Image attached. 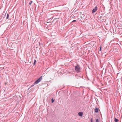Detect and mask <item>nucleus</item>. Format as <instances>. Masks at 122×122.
Listing matches in <instances>:
<instances>
[{
    "label": "nucleus",
    "mask_w": 122,
    "mask_h": 122,
    "mask_svg": "<svg viewBox=\"0 0 122 122\" xmlns=\"http://www.w3.org/2000/svg\"><path fill=\"white\" fill-rule=\"evenodd\" d=\"M75 70L77 73H79L80 72L81 69L80 67L77 64L76 66H75Z\"/></svg>",
    "instance_id": "f03ea898"
},
{
    "label": "nucleus",
    "mask_w": 122,
    "mask_h": 122,
    "mask_svg": "<svg viewBox=\"0 0 122 122\" xmlns=\"http://www.w3.org/2000/svg\"><path fill=\"white\" fill-rule=\"evenodd\" d=\"M92 118L91 119V122H92Z\"/></svg>",
    "instance_id": "4468645a"
},
{
    "label": "nucleus",
    "mask_w": 122,
    "mask_h": 122,
    "mask_svg": "<svg viewBox=\"0 0 122 122\" xmlns=\"http://www.w3.org/2000/svg\"><path fill=\"white\" fill-rule=\"evenodd\" d=\"M36 61L35 60L34 61V63L33 65H36Z\"/></svg>",
    "instance_id": "0eeeda50"
},
{
    "label": "nucleus",
    "mask_w": 122,
    "mask_h": 122,
    "mask_svg": "<svg viewBox=\"0 0 122 122\" xmlns=\"http://www.w3.org/2000/svg\"><path fill=\"white\" fill-rule=\"evenodd\" d=\"M9 15L8 14H7V15L6 19H7L9 18Z\"/></svg>",
    "instance_id": "6e6552de"
},
{
    "label": "nucleus",
    "mask_w": 122,
    "mask_h": 122,
    "mask_svg": "<svg viewBox=\"0 0 122 122\" xmlns=\"http://www.w3.org/2000/svg\"><path fill=\"white\" fill-rule=\"evenodd\" d=\"M78 114L79 116L82 117L83 115V113L81 112H78Z\"/></svg>",
    "instance_id": "20e7f679"
},
{
    "label": "nucleus",
    "mask_w": 122,
    "mask_h": 122,
    "mask_svg": "<svg viewBox=\"0 0 122 122\" xmlns=\"http://www.w3.org/2000/svg\"><path fill=\"white\" fill-rule=\"evenodd\" d=\"M42 76H41L35 82L33 85L31 86L30 87H33L35 84H38L42 80Z\"/></svg>",
    "instance_id": "f257e3e1"
},
{
    "label": "nucleus",
    "mask_w": 122,
    "mask_h": 122,
    "mask_svg": "<svg viewBox=\"0 0 122 122\" xmlns=\"http://www.w3.org/2000/svg\"><path fill=\"white\" fill-rule=\"evenodd\" d=\"M97 6H96L92 10V12L94 13L97 10Z\"/></svg>",
    "instance_id": "7ed1b4c3"
},
{
    "label": "nucleus",
    "mask_w": 122,
    "mask_h": 122,
    "mask_svg": "<svg viewBox=\"0 0 122 122\" xmlns=\"http://www.w3.org/2000/svg\"><path fill=\"white\" fill-rule=\"evenodd\" d=\"M51 101L52 103H53L54 102V100H53V98L51 100Z\"/></svg>",
    "instance_id": "9d476101"
},
{
    "label": "nucleus",
    "mask_w": 122,
    "mask_h": 122,
    "mask_svg": "<svg viewBox=\"0 0 122 122\" xmlns=\"http://www.w3.org/2000/svg\"><path fill=\"white\" fill-rule=\"evenodd\" d=\"M95 112H98V109L97 108H96L95 109Z\"/></svg>",
    "instance_id": "39448f33"
},
{
    "label": "nucleus",
    "mask_w": 122,
    "mask_h": 122,
    "mask_svg": "<svg viewBox=\"0 0 122 122\" xmlns=\"http://www.w3.org/2000/svg\"><path fill=\"white\" fill-rule=\"evenodd\" d=\"M118 119H116V118H114V121L115 122H118Z\"/></svg>",
    "instance_id": "423d86ee"
},
{
    "label": "nucleus",
    "mask_w": 122,
    "mask_h": 122,
    "mask_svg": "<svg viewBox=\"0 0 122 122\" xmlns=\"http://www.w3.org/2000/svg\"><path fill=\"white\" fill-rule=\"evenodd\" d=\"M32 3V1H30V2L29 3V5H30Z\"/></svg>",
    "instance_id": "1a4fd4ad"
},
{
    "label": "nucleus",
    "mask_w": 122,
    "mask_h": 122,
    "mask_svg": "<svg viewBox=\"0 0 122 122\" xmlns=\"http://www.w3.org/2000/svg\"><path fill=\"white\" fill-rule=\"evenodd\" d=\"M99 122V120L98 119H97L96 121V122Z\"/></svg>",
    "instance_id": "9b49d317"
},
{
    "label": "nucleus",
    "mask_w": 122,
    "mask_h": 122,
    "mask_svg": "<svg viewBox=\"0 0 122 122\" xmlns=\"http://www.w3.org/2000/svg\"><path fill=\"white\" fill-rule=\"evenodd\" d=\"M76 20H74L72 21V22H76Z\"/></svg>",
    "instance_id": "f8f14e48"
},
{
    "label": "nucleus",
    "mask_w": 122,
    "mask_h": 122,
    "mask_svg": "<svg viewBox=\"0 0 122 122\" xmlns=\"http://www.w3.org/2000/svg\"><path fill=\"white\" fill-rule=\"evenodd\" d=\"M101 46H100V49H99L100 51H101Z\"/></svg>",
    "instance_id": "ddd939ff"
}]
</instances>
